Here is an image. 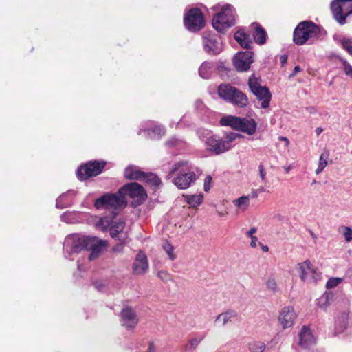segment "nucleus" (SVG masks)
Masks as SVG:
<instances>
[{"mask_svg": "<svg viewBox=\"0 0 352 352\" xmlns=\"http://www.w3.org/2000/svg\"><path fill=\"white\" fill-rule=\"evenodd\" d=\"M202 174L201 170L188 161L182 160L175 163L170 170L167 179L173 177L172 182L179 189L188 188Z\"/></svg>", "mask_w": 352, "mask_h": 352, "instance_id": "obj_1", "label": "nucleus"}, {"mask_svg": "<svg viewBox=\"0 0 352 352\" xmlns=\"http://www.w3.org/2000/svg\"><path fill=\"white\" fill-rule=\"evenodd\" d=\"M200 138L204 143L206 150L217 155L231 149L233 142L242 138V135L237 133L230 132L221 138L210 131L205 130L201 133Z\"/></svg>", "mask_w": 352, "mask_h": 352, "instance_id": "obj_2", "label": "nucleus"}, {"mask_svg": "<svg viewBox=\"0 0 352 352\" xmlns=\"http://www.w3.org/2000/svg\"><path fill=\"white\" fill-rule=\"evenodd\" d=\"M94 245V237H89L80 234L68 235L63 243L64 256L73 261L75 256L82 251L87 250Z\"/></svg>", "mask_w": 352, "mask_h": 352, "instance_id": "obj_3", "label": "nucleus"}, {"mask_svg": "<svg viewBox=\"0 0 352 352\" xmlns=\"http://www.w3.org/2000/svg\"><path fill=\"white\" fill-rule=\"evenodd\" d=\"M217 93L221 99L235 107L243 109L249 104L247 95L230 83L220 84L217 89Z\"/></svg>", "mask_w": 352, "mask_h": 352, "instance_id": "obj_4", "label": "nucleus"}, {"mask_svg": "<svg viewBox=\"0 0 352 352\" xmlns=\"http://www.w3.org/2000/svg\"><path fill=\"white\" fill-rule=\"evenodd\" d=\"M324 31L311 21L300 22L293 33V41L298 45H302L312 37H320Z\"/></svg>", "mask_w": 352, "mask_h": 352, "instance_id": "obj_5", "label": "nucleus"}, {"mask_svg": "<svg viewBox=\"0 0 352 352\" xmlns=\"http://www.w3.org/2000/svg\"><path fill=\"white\" fill-rule=\"evenodd\" d=\"M235 24V10L232 6H222L219 12L214 14L212 25L219 32L222 33Z\"/></svg>", "mask_w": 352, "mask_h": 352, "instance_id": "obj_6", "label": "nucleus"}, {"mask_svg": "<svg viewBox=\"0 0 352 352\" xmlns=\"http://www.w3.org/2000/svg\"><path fill=\"white\" fill-rule=\"evenodd\" d=\"M126 206V198L117 193H105L100 197L96 199L94 202V206L100 209H118L124 208Z\"/></svg>", "mask_w": 352, "mask_h": 352, "instance_id": "obj_7", "label": "nucleus"}, {"mask_svg": "<svg viewBox=\"0 0 352 352\" xmlns=\"http://www.w3.org/2000/svg\"><path fill=\"white\" fill-rule=\"evenodd\" d=\"M118 194L124 196L128 195L133 199L131 205L133 208L141 205L146 199L147 195L143 187L136 182L129 183L118 190Z\"/></svg>", "mask_w": 352, "mask_h": 352, "instance_id": "obj_8", "label": "nucleus"}, {"mask_svg": "<svg viewBox=\"0 0 352 352\" xmlns=\"http://www.w3.org/2000/svg\"><path fill=\"white\" fill-rule=\"evenodd\" d=\"M204 51L210 56H217L223 50V43L220 37L210 31H205L202 34Z\"/></svg>", "mask_w": 352, "mask_h": 352, "instance_id": "obj_9", "label": "nucleus"}, {"mask_svg": "<svg viewBox=\"0 0 352 352\" xmlns=\"http://www.w3.org/2000/svg\"><path fill=\"white\" fill-rule=\"evenodd\" d=\"M184 23L189 31H199L205 25L204 15L201 10L197 8L188 10L184 14Z\"/></svg>", "mask_w": 352, "mask_h": 352, "instance_id": "obj_10", "label": "nucleus"}, {"mask_svg": "<svg viewBox=\"0 0 352 352\" xmlns=\"http://www.w3.org/2000/svg\"><path fill=\"white\" fill-rule=\"evenodd\" d=\"M106 165L105 162H89L81 165L76 171L77 177L80 180H85L91 177L100 175Z\"/></svg>", "mask_w": 352, "mask_h": 352, "instance_id": "obj_11", "label": "nucleus"}, {"mask_svg": "<svg viewBox=\"0 0 352 352\" xmlns=\"http://www.w3.org/2000/svg\"><path fill=\"white\" fill-rule=\"evenodd\" d=\"M298 272L303 281L317 282L321 278V273L311 265L309 260L298 264Z\"/></svg>", "mask_w": 352, "mask_h": 352, "instance_id": "obj_12", "label": "nucleus"}, {"mask_svg": "<svg viewBox=\"0 0 352 352\" xmlns=\"http://www.w3.org/2000/svg\"><path fill=\"white\" fill-rule=\"evenodd\" d=\"M253 61V53L250 51L238 52L233 58L234 68L240 72L248 71Z\"/></svg>", "mask_w": 352, "mask_h": 352, "instance_id": "obj_13", "label": "nucleus"}, {"mask_svg": "<svg viewBox=\"0 0 352 352\" xmlns=\"http://www.w3.org/2000/svg\"><path fill=\"white\" fill-rule=\"evenodd\" d=\"M296 318V314L293 307L287 306L283 308L279 316L278 321L283 329L291 327Z\"/></svg>", "mask_w": 352, "mask_h": 352, "instance_id": "obj_14", "label": "nucleus"}, {"mask_svg": "<svg viewBox=\"0 0 352 352\" xmlns=\"http://www.w3.org/2000/svg\"><path fill=\"white\" fill-rule=\"evenodd\" d=\"M120 317L122 325L127 329L135 328L138 322V318L135 312L129 307L122 310Z\"/></svg>", "mask_w": 352, "mask_h": 352, "instance_id": "obj_15", "label": "nucleus"}, {"mask_svg": "<svg viewBox=\"0 0 352 352\" xmlns=\"http://www.w3.org/2000/svg\"><path fill=\"white\" fill-rule=\"evenodd\" d=\"M331 9L335 20L341 25L345 24L346 16L343 0H333L331 3Z\"/></svg>", "mask_w": 352, "mask_h": 352, "instance_id": "obj_16", "label": "nucleus"}, {"mask_svg": "<svg viewBox=\"0 0 352 352\" xmlns=\"http://www.w3.org/2000/svg\"><path fill=\"white\" fill-rule=\"evenodd\" d=\"M315 342L316 339L310 329L306 326L302 327L299 333V345L304 349H307Z\"/></svg>", "mask_w": 352, "mask_h": 352, "instance_id": "obj_17", "label": "nucleus"}, {"mask_svg": "<svg viewBox=\"0 0 352 352\" xmlns=\"http://www.w3.org/2000/svg\"><path fill=\"white\" fill-rule=\"evenodd\" d=\"M148 268V263L146 256L142 252H139L133 265V272L136 274H143Z\"/></svg>", "mask_w": 352, "mask_h": 352, "instance_id": "obj_18", "label": "nucleus"}, {"mask_svg": "<svg viewBox=\"0 0 352 352\" xmlns=\"http://www.w3.org/2000/svg\"><path fill=\"white\" fill-rule=\"evenodd\" d=\"M257 100L261 102V107L267 109L270 107L272 99L271 92L267 87H265L261 89H258L252 93Z\"/></svg>", "mask_w": 352, "mask_h": 352, "instance_id": "obj_19", "label": "nucleus"}, {"mask_svg": "<svg viewBox=\"0 0 352 352\" xmlns=\"http://www.w3.org/2000/svg\"><path fill=\"white\" fill-rule=\"evenodd\" d=\"M76 194V192L73 190H69L63 193L57 198L56 207L63 209L71 206L73 204V199Z\"/></svg>", "mask_w": 352, "mask_h": 352, "instance_id": "obj_20", "label": "nucleus"}, {"mask_svg": "<svg viewBox=\"0 0 352 352\" xmlns=\"http://www.w3.org/2000/svg\"><path fill=\"white\" fill-rule=\"evenodd\" d=\"M257 127L256 122L252 119L241 118V124L239 125L238 131L247 133L249 135H253Z\"/></svg>", "mask_w": 352, "mask_h": 352, "instance_id": "obj_21", "label": "nucleus"}, {"mask_svg": "<svg viewBox=\"0 0 352 352\" xmlns=\"http://www.w3.org/2000/svg\"><path fill=\"white\" fill-rule=\"evenodd\" d=\"M236 42L245 49H250L252 45V41L249 34H246L243 30H239L236 31L234 35Z\"/></svg>", "mask_w": 352, "mask_h": 352, "instance_id": "obj_22", "label": "nucleus"}, {"mask_svg": "<svg viewBox=\"0 0 352 352\" xmlns=\"http://www.w3.org/2000/svg\"><path fill=\"white\" fill-rule=\"evenodd\" d=\"M215 70V65L212 61H204L199 68V76L205 79L211 78Z\"/></svg>", "mask_w": 352, "mask_h": 352, "instance_id": "obj_23", "label": "nucleus"}, {"mask_svg": "<svg viewBox=\"0 0 352 352\" xmlns=\"http://www.w3.org/2000/svg\"><path fill=\"white\" fill-rule=\"evenodd\" d=\"M219 123L221 126H230L232 129L237 130L241 124V118L234 116H226L221 118Z\"/></svg>", "mask_w": 352, "mask_h": 352, "instance_id": "obj_24", "label": "nucleus"}, {"mask_svg": "<svg viewBox=\"0 0 352 352\" xmlns=\"http://www.w3.org/2000/svg\"><path fill=\"white\" fill-rule=\"evenodd\" d=\"M238 316V313L234 309H228L221 313L215 318V322H222L221 325L225 326L227 323L231 322L232 319Z\"/></svg>", "mask_w": 352, "mask_h": 352, "instance_id": "obj_25", "label": "nucleus"}, {"mask_svg": "<svg viewBox=\"0 0 352 352\" xmlns=\"http://www.w3.org/2000/svg\"><path fill=\"white\" fill-rule=\"evenodd\" d=\"M143 175L144 172L134 166H129L124 170V177L128 179L140 181Z\"/></svg>", "mask_w": 352, "mask_h": 352, "instance_id": "obj_26", "label": "nucleus"}, {"mask_svg": "<svg viewBox=\"0 0 352 352\" xmlns=\"http://www.w3.org/2000/svg\"><path fill=\"white\" fill-rule=\"evenodd\" d=\"M252 25H255L254 32L253 33L254 41L259 45L264 44L267 37L265 30L258 23H253Z\"/></svg>", "mask_w": 352, "mask_h": 352, "instance_id": "obj_27", "label": "nucleus"}, {"mask_svg": "<svg viewBox=\"0 0 352 352\" xmlns=\"http://www.w3.org/2000/svg\"><path fill=\"white\" fill-rule=\"evenodd\" d=\"M333 38L342 47L343 49L352 56V38H348L341 35H335Z\"/></svg>", "mask_w": 352, "mask_h": 352, "instance_id": "obj_28", "label": "nucleus"}, {"mask_svg": "<svg viewBox=\"0 0 352 352\" xmlns=\"http://www.w3.org/2000/svg\"><path fill=\"white\" fill-rule=\"evenodd\" d=\"M144 131H146L149 137L153 139H160L165 134V129L160 125H155L149 129H144Z\"/></svg>", "mask_w": 352, "mask_h": 352, "instance_id": "obj_29", "label": "nucleus"}, {"mask_svg": "<svg viewBox=\"0 0 352 352\" xmlns=\"http://www.w3.org/2000/svg\"><path fill=\"white\" fill-rule=\"evenodd\" d=\"M248 85L252 93L265 87L261 85V79L259 77H256L254 74L249 77Z\"/></svg>", "mask_w": 352, "mask_h": 352, "instance_id": "obj_30", "label": "nucleus"}, {"mask_svg": "<svg viewBox=\"0 0 352 352\" xmlns=\"http://www.w3.org/2000/svg\"><path fill=\"white\" fill-rule=\"evenodd\" d=\"M205 336L202 335L197 338L190 339L188 342L185 345L184 350L186 352H192L204 339Z\"/></svg>", "mask_w": 352, "mask_h": 352, "instance_id": "obj_31", "label": "nucleus"}, {"mask_svg": "<svg viewBox=\"0 0 352 352\" xmlns=\"http://www.w3.org/2000/svg\"><path fill=\"white\" fill-rule=\"evenodd\" d=\"M141 181L155 186H159L161 183L160 179L157 175L151 173H144V175L142 177Z\"/></svg>", "mask_w": 352, "mask_h": 352, "instance_id": "obj_32", "label": "nucleus"}, {"mask_svg": "<svg viewBox=\"0 0 352 352\" xmlns=\"http://www.w3.org/2000/svg\"><path fill=\"white\" fill-rule=\"evenodd\" d=\"M186 199L191 207H197L202 203L204 196L201 194L187 195Z\"/></svg>", "mask_w": 352, "mask_h": 352, "instance_id": "obj_33", "label": "nucleus"}, {"mask_svg": "<svg viewBox=\"0 0 352 352\" xmlns=\"http://www.w3.org/2000/svg\"><path fill=\"white\" fill-rule=\"evenodd\" d=\"M98 241L97 239L94 237V245L93 247H90L89 250H91V252L89 253L88 259L89 261H92L95 258H96L101 251V247L97 244Z\"/></svg>", "mask_w": 352, "mask_h": 352, "instance_id": "obj_34", "label": "nucleus"}, {"mask_svg": "<svg viewBox=\"0 0 352 352\" xmlns=\"http://www.w3.org/2000/svg\"><path fill=\"white\" fill-rule=\"evenodd\" d=\"M347 316L344 314L339 317L336 320V329L338 332L340 333L346 329L347 325Z\"/></svg>", "mask_w": 352, "mask_h": 352, "instance_id": "obj_35", "label": "nucleus"}, {"mask_svg": "<svg viewBox=\"0 0 352 352\" xmlns=\"http://www.w3.org/2000/svg\"><path fill=\"white\" fill-rule=\"evenodd\" d=\"M248 349L250 352H264L266 345L264 342L256 341L250 343Z\"/></svg>", "mask_w": 352, "mask_h": 352, "instance_id": "obj_36", "label": "nucleus"}, {"mask_svg": "<svg viewBox=\"0 0 352 352\" xmlns=\"http://www.w3.org/2000/svg\"><path fill=\"white\" fill-rule=\"evenodd\" d=\"M328 158V154L327 153H322L320 156V159H319V163H318V166L316 170V173L317 175L320 174L321 172H322V170H324V168L327 166V160Z\"/></svg>", "mask_w": 352, "mask_h": 352, "instance_id": "obj_37", "label": "nucleus"}, {"mask_svg": "<svg viewBox=\"0 0 352 352\" xmlns=\"http://www.w3.org/2000/svg\"><path fill=\"white\" fill-rule=\"evenodd\" d=\"M165 144L168 148H179L183 146L184 142L182 140L171 137L166 142Z\"/></svg>", "mask_w": 352, "mask_h": 352, "instance_id": "obj_38", "label": "nucleus"}, {"mask_svg": "<svg viewBox=\"0 0 352 352\" xmlns=\"http://www.w3.org/2000/svg\"><path fill=\"white\" fill-rule=\"evenodd\" d=\"M163 249L166 252L167 255L171 261H173L176 258V256L174 254V248L170 243L166 241L163 245Z\"/></svg>", "mask_w": 352, "mask_h": 352, "instance_id": "obj_39", "label": "nucleus"}, {"mask_svg": "<svg viewBox=\"0 0 352 352\" xmlns=\"http://www.w3.org/2000/svg\"><path fill=\"white\" fill-rule=\"evenodd\" d=\"M343 280L342 278H330L326 283V287L327 289H332L337 287L339 284H340Z\"/></svg>", "mask_w": 352, "mask_h": 352, "instance_id": "obj_40", "label": "nucleus"}, {"mask_svg": "<svg viewBox=\"0 0 352 352\" xmlns=\"http://www.w3.org/2000/svg\"><path fill=\"white\" fill-rule=\"evenodd\" d=\"M234 204L238 208H242L243 206L247 207L249 205V197L247 196H242L234 200Z\"/></svg>", "mask_w": 352, "mask_h": 352, "instance_id": "obj_41", "label": "nucleus"}, {"mask_svg": "<svg viewBox=\"0 0 352 352\" xmlns=\"http://www.w3.org/2000/svg\"><path fill=\"white\" fill-rule=\"evenodd\" d=\"M93 285L98 292H103L106 291L107 288V285L105 281L102 280H96L93 282Z\"/></svg>", "mask_w": 352, "mask_h": 352, "instance_id": "obj_42", "label": "nucleus"}, {"mask_svg": "<svg viewBox=\"0 0 352 352\" xmlns=\"http://www.w3.org/2000/svg\"><path fill=\"white\" fill-rule=\"evenodd\" d=\"M266 286L268 289L275 293L278 291L277 283L274 278H270L266 282Z\"/></svg>", "mask_w": 352, "mask_h": 352, "instance_id": "obj_43", "label": "nucleus"}, {"mask_svg": "<svg viewBox=\"0 0 352 352\" xmlns=\"http://www.w3.org/2000/svg\"><path fill=\"white\" fill-rule=\"evenodd\" d=\"M346 17L352 14V0H343Z\"/></svg>", "mask_w": 352, "mask_h": 352, "instance_id": "obj_44", "label": "nucleus"}, {"mask_svg": "<svg viewBox=\"0 0 352 352\" xmlns=\"http://www.w3.org/2000/svg\"><path fill=\"white\" fill-rule=\"evenodd\" d=\"M343 69L346 76L352 78V66L346 60H342Z\"/></svg>", "mask_w": 352, "mask_h": 352, "instance_id": "obj_45", "label": "nucleus"}, {"mask_svg": "<svg viewBox=\"0 0 352 352\" xmlns=\"http://www.w3.org/2000/svg\"><path fill=\"white\" fill-rule=\"evenodd\" d=\"M111 226L122 233L125 227V222L124 221L119 220L114 221Z\"/></svg>", "mask_w": 352, "mask_h": 352, "instance_id": "obj_46", "label": "nucleus"}, {"mask_svg": "<svg viewBox=\"0 0 352 352\" xmlns=\"http://www.w3.org/2000/svg\"><path fill=\"white\" fill-rule=\"evenodd\" d=\"M109 231H110V235L113 239H118L119 241H122V239L119 236V234H120V232L118 230L115 229V228H113L111 226Z\"/></svg>", "mask_w": 352, "mask_h": 352, "instance_id": "obj_47", "label": "nucleus"}, {"mask_svg": "<svg viewBox=\"0 0 352 352\" xmlns=\"http://www.w3.org/2000/svg\"><path fill=\"white\" fill-rule=\"evenodd\" d=\"M212 178L211 176H207L204 179V190L208 192L211 188Z\"/></svg>", "mask_w": 352, "mask_h": 352, "instance_id": "obj_48", "label": "nucleus"}, {"mask_svg": "<svg viewBox=\"0 0 352 352\" xmlns=\"http://www.w3.org/2000/svg\"><path fill=\"white\" fill-rule=\"evenodd\" d=\"M344 236L346 241L349 242L352 241V229L349 227H345Z\"/></svg>", "mask_w": 352, "mask_h": 352, "instance_id": "obj_49", "label": "nucleus"}, {"mask_svg": "<svg viewBox=\"0 0 352 352\" xmlns=\"http://www.w3.org/2000/svg\"><path fill=\"white\" fill-rule=\"evenodd\" d=\"M96 226L101 228L102 230H105L106 228L109 226V222L108 221H104V219L101 218L96 223Z\"/></svg>", "mask_w": 352, "mask_h": 352, "instance_id": "obj_50", "label": "nucleus"}, {"mask_svg": "<svg viewBox=\"0 0 352 352\" xmlns=\"http://www.w3.org/2000/svg\"><path fill=\"white\" fill-rule=\"evenodd\" d=\"M258 170H259V176L263 182L265 179V175L266 173L265 171L264 166L262 164H260L258 166Z\"/></svg>", "mask_w": 352, "mask_h": 352, "instance_id": "obj_51", "label": "nucleus"}, {"mask_svg": "<svg viewBox=\"0 0 352 352\" xmlns=\"http://www.w3.org/2000/svg\"><path fill=\"white\" fill-rule=\"evenodd\" d=\"M158 277L163 281H167L169 279V275L164 271H160L158 272Z\"/></svg>", "mask_w": 352, "mask_h": 352, "instance_id": "obj_52", "label": "nucleus"}, {"mask_svg": "<svg viewBox=\"0 0 352 352\" xmlns=\"http://www.w3.org/2000/svg\"><path fill=\"white\" fill-rule=\"evenodd\" d=\"M69 216H70V213L64 212L60 215V219L62 221H64L66 223H69L70 222L69 218Z\"/></svg>", "mask_w": 352, "mask_h": 352, "instance_id": "obj_53", "label": "nucleus"}, {"mask_svg": "<svg viewBox=\"0 0 352 352\" xmlns=\"http://www.w3.org/2000/svg\"><path fill=\"white\" fill-rule=\"evenodd\" d=\"M301 70V68L299 67V66H295L294 69V71L292 73H291L289 75V78H292L293 77H294L296 76V74L300 72Z\"/></svg>", "mask_w": 352, "mask_h": 352, "instance_id": "obj_54", "label": "nucleus"}, {"mask_svg": "<svg viewBox=\"0 0 352 352\" xmlns=\"http://www.w3.org/2000/svg\"><path fill=\"white\" fill-rule=\"evenodd\" d=\"M280 60L281 66L284 67L287 61V56L285 54L281 55L280 56Z\"/></svg>", "mask_w": 352, "mask_h": 352, "instance_id": "obj_55", "label": "nucleus"}, {"mask_svg": "<svg viewBox=\"0 0 352 352\" xmlns=\"http://www.w3.org/2000/svg\"><path fill=\"white\" fill-rule=\"evenodd\" d=\"M122 243H120L118 244H117L113 248V250L114 252H120L122 250V243H124V241L123 239H122Z\"/></svg>", "mask_w": 352, "mask_h": 352, "instance_id": "obj_56", "label": "nucleus"}, {"mask_svg": "<svg viewBox=\"0 0 352 352\" xmlns=\"http://www.w3.org/2000/svg\"><path fill=\"white\" fill-rule=\"evenodd\" d=\"M257 242H258V238L256 236H252L250 246L252 248L256 247Z\"/></svg>", "mask_w": 352, "mask_h": 352, "instance_id": "obj_57", "label": "nucleus"}, {"mask_svg": "<svg viewBox=\"0 0 352 352\" xmlns=\"http://www.w3.org/2000/svg\"><path fill=\"white\" fill-rule=\"evenodd\" d=\"M146 352H155V347L153 342H149L148 349Z\"/></svg>", "mask_w": 352, "mask_h": 352, "instance_id": "obj_58", "label": "nucleus"}, {"mask_svg": "<svg viewBox=\"0 0 352 352\" xmlns=\"http://www.w3.org/2000/svg\"><path fill=\"white\" fill-rule=\"evenodd\" d=\"M256 232V228L255 227H253L250 228V230L248 232L247 235L252 238V236H254L253 234Z\"/></svg>", "mask_w": 352, "mask_h": 352, "instance_id": "obj_59", "label": "nucleus"}, {"mask_svg": "<svg viewBox=\"0 0 352 352\" xmlns=\"http://www.w3.org/2000/svg\"><path fill=\"white\" fill-rule=\"evenodd\" d=\"M195 106L197 109H199L204 106V103L201 100H197L195 102Z\"/></svg>", "mask_w": 352, "mask_h": 352, "instance_id": "obj_60", "label": "nucleus"}, {"mask_svg": "<svg viewBox=\"0 0 352 352\" xmlns=\"http://www.w3.org/2000/svg\"><path fill=\"white\" fill-rule=\"evenodd\" d=\"M258 244H259V245L261 246V249H262L264 252H268V250H269V248H268V246H267V245H264L263 243H260V242L258 243Z\"/></svg>", "mask_w": 352, "mask_h": 352, "instance_id": "obj_61", "label": "nucleus"}, {"mask_svg": "<svg viewBox=\"0 0 352 352\" xmlns=\"http://www.w3.org/2000/svg\"><path fill=\"white\" fill-rule=\"evenodd\" d=\"M322 131H323V129L322 127L316 128V133L317 136H319Z\"/></svg>", "mask_w": 352, "mask_h": 352, "instance_id": "obj_62", "label": "nucleus"}, {"mask_svg": "<svg viewBox=\"0 0 352 352\" xmlns=\"http://www.w3.org/2000/svg\"><path fill=\"white\" fill-rule=\"evenodd\" d=\"M258 190H254L252 192V197L256 198L258 197Z\"/></svg>", "mask_w": 352, "mask_h": 352, "instance_id": "obj_63", "label": "nucleus"}, {"mask_svg": "<svg viewBox=\"0 0 352 352\" xmlns=\"http://www.w3.org/2000/svg\"><path fill=\"white\" fill-rule=\"evenodd\" d=\"M309 233H310V234H311V237H312L314 239H317L316 236L315 235V234H314L311 230H309Z\"/></svg>", "mask_w": 352, "mask_h": 352, "instance_id": "obj_64", "label": "nucleus"}]
</instances>
